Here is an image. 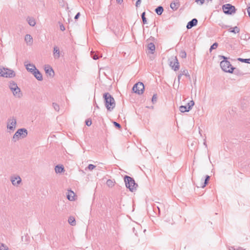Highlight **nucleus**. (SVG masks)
Masks as SVG:
<instances>
[{"instance_id": "0eeeda50", "label": "nucleus", "mask_w": 250, "mask_h": 250, "mask_svg": "<svg viewBox=\"0 0 250 250\" xmlns=\"http://www.w3.org/2000/svg\"><path fill=\"white\" fill-rule=\"evenodd\" d=\"M145 86L142 82H138L135 84L132 88V90L135 93L141 95L144 93Z\"/></svg>"}, {"instance_id": "1a4fd4ad", "label": "nucleus", "mask_w": 250, "mask_h": 250, "mask_svg": "<svg viewBox=\"0 0 250 250\" xmlns=\"http://www.w3.org/2000/svg\"><path fill=\"white\" fill-rule=\"evenodd\" d=\"M17 125V120L15 117H12L8 119L7 126L8 129L11 130H14Z\"/></svg>"}, {"instance_id": "473e14b6", "label": "nucleus", "mask_w": 250, "mask_h": 250, "mask_svg": "<svg viewBox=\"0 0 250 250\" xmlns=\"http://www.w3.org/2000/svg\"><path fill=\"white\" fill-rule=\"evenodd\" d=\"M0 250H9V249L7 246L3 243L0 244Z\"/></svg>"}, {"instance_id": "b1692460", "label": "nucleus", "mask_w": 250, "mask_h": 250, "mask_svg": "<svg viewBox=\"0 0 250 250\" xmlns=\"http://www.w3.org/2000/svg\"><path fill=\"white\" fill-rule=\"evenodd\" d=\"M164 11V8L162 6H158L155 10V12L158 15H161Z\"/></svg>"}, {"instance_id": "8fccbe9b", "label": "nucleus", "mask_w": 250, "mask_h": 250, "mask_svg": "<svg viewBox=\"0 0 250 250\" xmlns=\"http://www.w3.org/2000/svg\"><path fill=\"white\" fill-rule=\"evenodd\" d=\"M182 77V74H181L180 73L178 75V77H177V79H178V83L180 82V79Z\"/></svg>"}, {"instance_id": "4468645a", "label": "nucleus", "mask_w": 250, "mask_h": 250, "mask_svg": "<svg viewBox=\"0 0 250 250\" xmlns=\"http://www.w3.org/2000/svg\"><path fill=\"white\" fill-rule=\"evenodd\" d=\"M197 23V20L195 18H194L188 23L186 27L188 29H191L193 26H196Z\"/></svg>"}, {"instance_id": "f704fd0d", "label": "nucleus", "mask_w": 250, "mask_h": 250, "mask_svg": "<svg viewBox=\"0 0 250 250\" xmlns=\"http://www.w3.org/2000/svg\"><path fill=\"white\" fill-rule=\"evenodd\" d=\"M106 185L109 187H113L114 185V182L110 179H108L107 181H106Z\"/></svg>"}, {"instance_id": "4be33fe9", "label": "nucleus", "mask_w": 250, "mask_h": 250, "mask_svg": "<svg viewBox=\"0 0 250 250\" xmlns=\"http://www.w3.org/2000/svg\"><path fill=\"white\" fill-rule=\"evenodd\" d=\"M74 192L70 190L67 195V198L69 201H73L74 200Z\"/></svg>"}, {"instance_id": "c756f323", "label": "nucleus", "mask_w": 250, "mask_h": 250, "mask_svg": "<svg viewBox=\"0 0 250 250\" xmlns=\"http://www.w3.org/2000/svg\"><path fill=\"white\" fill-rule=\"evenodd\" d=\"M180 74H182V76L185 75L187 77H190V75L188 74V70H187V69H184L183 70H181V72H180Z\"/></svg>"}, {"instance_id": "f3484780", "label": "nucleus", "mask_w": 250, "mask_h": 250, "mask_svg": "<svg viewBox=\"0 0 250 250\" xmlns=\"http://www.w3.org/2000/svg\"><path fill=\"white\" fill-rule=\"evenodd\" d=\"M24 40L28 45H30L32 44L33 38L30 35L26 34L25 36Z\"/></svg>"}, {"instance_id": "9d476101", "label": "nucleus", "mask_w": 250, "mask_h": 250, "mask_svg": "<svg viewBox=\"0 0 250 250\" xmlns=\"http://www.w3.org/2000/svg\"><path fill=\"white\" fill-rule=\"evenodd\" d=\"M209 179H210V176H208V175H206L205 179L204 180V183L202 182V181H203V179H201L202 181L201 182H200V183H196V186L198 188H204L208 184Z\"/></svg>"}, {"instance_id": "09e8293b", "label": "nucleus", "mask_w": 250, "mask_h": 250, "mask_svg": "<svg viewBox=\"0 0 250 250\" xmlns=\"http://www.w3.org/2000/svg\"><path fill=\"white\" fill-rule=\"evenodd\" d=\"M80 15V13L79 12V13H78L75 15V17H74V19H75V20H77V19L79 18Z\"/></svg>"}, {"instance_id": "bb28decb", "label": "nucleus", "mask_w": 250, "mask_h": 250, "mask_svg": "<svg viewBox=\"0 0 250 250\" xmlns=\"http://www.w3.org/2000/svg\"><path fill=\"white\" fill-rule=\"evenodd\" d=\"M179 110L181 112H185L189 111L190 109H188L187 105H181L179 107Z\"/></svg>"}, {"instance_id": "864d4df0", "label": "nucleus", "mask_w": 250, "mask_h": 250, "mask_svg": "<svg viewBox=\"0 0 250 250\" xmlns=\"http://www.w3.org/2000/svg\"><path fill=\"white\" fill-rule=\"evenodd\" d=\"M229 27V25H225V26H224L223 27V28H228V27Z\"/></svg>"}, {"instance_id": "de8ad7c7", "label": "nucleus", "mask_w": 250, "mask_h": 250, "mask_svg": "<svg viewBox=\"0 0 250 250\" xmlns=\"http://www.w3.org/2000/svg\"><path fill=\"white\" fill-rule=\"evenodd\" d=\"M60 29L62 31H63L65 30V27H64V25L62 24H60Z\"/></svg>"}, {"instance_id": "c03bdc74", "label": "nucleus", "mask_w": 250, "mask_h": 250, "mask_svg": "<svg viewBox=\"0 0 250 250\" xmlns=\"http://www.w3.org/2000/svg\"><path fill=\"white\" fill-rule=\"evenodd\" d=\"M113 124L117 128H120L121 127V125L119 123L114 122Z\"/></svg>"}, {"instance_id": "2eb2a0df", "label": "nucleus", "mask_w": 250, "mask_h": 250, "mask_svg": "<svg viewBox=\"0 0 250 250\" xmlns=\"http://www.w3.org/2000/svg\"><path fill=\"white\" fill-rule=\"evenodd\" d=\"M44 70L45 73L49 75V76L53 77L54 76V72L50 66L48 65H45L44 67Z\"/></svg>"}, {"instance_id": "9b49d317", "label": "nucleus", "mask_w": 250, "mask_h": 250, "mask_svg": "<svg viewBox=\"0 0 250 250\" xmlns=\"http://www.w3.org/2000/svg\"><path fill=\"white\" fill-rule=\"evenodd\" d=\"M10 180L14 186H18L21 182V179L19 176H11Z\"/></svg>"}, {"instance_id": "5fc2aeb1", "label": "nucleus", "mask_w": 250, "mask_h": 250, "mask_svg": "<svg viewBox=\"0 0 250 250\" xmlns=\"http://www.w3.org/2000/svg\"><path fill=\"white\" fill-rule=\"evenodd\" d=\"M204 145L206 146V147L207 146V144H206V142L205 141L204 142Z\"/></svg>"}, {"instance_id": "49530a36", "label": "nucleus", "mask_w": 250, "mask_h": 250, "mask_svg": "<svg viewBox=\"0 0 250 250\" xmlns=\"http://www.w3.org/2000/svg\"><path fill=\"white\" fill-rule=\"evenodd\" d=\"M141 0H137L136 2V6L138 7L139 5L141 4Z\"/></svg>"}, {"instance_id": "a211bd4d", "label": "nucleus", "mask_w": 250, "mask_h": 250, "mask_svg": "<svg viewBox=\"0 0 250 250\" xmlns=\"http://www.w3.org/2000/svg\"><path fill=\"white\" fill-rule=\"evenodd\" d=\"M53 55L55 59H59L60 57V50L57 46L54 47Z\"/></svg>"}, {"instance_id": "393cba45", "label": "nucleus", "mask_w": 250, "mask_h": 250, "mask_svg": "<svg viewBox=\"0 0 250 250\" xmlns=\"http://www.w3.org/2000/svg\"><path fill=\"white\" fill-rule=\"evenodd\" d=\"M148 49L151 51V53L152 54L153 53V52L154 51L155 49V46L153 43L150 42L147 45Z\"/></svg>"}, {"instance_id": "a878e982", "label": "nucleus", "mask_w": 250, "mask_h": 250, "mask_svg": "<svg viewBox=\"0 0 250 250\" xmlns=\"http://www.w3.org/2000/svg\"><path fill=\"white\" fill-rule=\"evenodd\" d=\"M28 24L31 26H34L36 24V21L33 18L28 17L27 18Z\"/></svg>"}, {"instance_id": "a19ab883", "label": "nucleus", "mask_w": 250, "mask_h": 250, "mask_svg": "<svg viewBox=\"0 0 250 250\" xmlns=\"http://www.w3.org/2000/svg\"><path fill=\"white\" fill-rule=\"evenodd\" d=\"M96 167V166L93 164H89L88 166V167H87V168L90 170H93L95 167Z\"/></svg>"}, {"instance_id": "423d86ee", "label": "nucleus", "mask_w": 250, "mask_h": 250, "mask_svg": "<svg viewBox=\"0 0 250 250\" xmlns=\"http://www.w3.org/2000/svg\"><path fill=\"white\" fill-rule=\"evenodd\" d=\"M15 76L14 71L0 66V76L5 78H13Z\"/></svg>"}, {"instance_id": "72a5a7b5", "label": "nucleus", "mask_w": 250, "mask_h": 250, "mask_svg": "<svg viewBox=\"0 0 250 250\" xmlns=\"http://www.w3.org/2000/svg\"><path fill=\"white\" fill-rule=\"evenodd\" d=\"M145 14L146 13L145 12L142 13V14H141V17L144 24H146L147 23L146 19L145 17Z\"/></svg>"}, {"instance_id": "7c9ffc66", "label": "nucleus", "mask_w": 250, "mask_h": 250, "mask_svg": "<svg viewBox=\"0 0 250 250\" xmlns=\"http://www.w3.org/2000/svg\"><path fill=\"white\" fill-rule=\"evenodd\" d=\"M238 60L242 62H245L250 64V59H242V58H238Z\"/></svg>"}, {"instance_id": "c9c22d12", "label": "nucleus", "mask_w": 250, "mask_h": 250, "mask_svg": "<svg viewBox=\"0 0 250 250\" xmlns=\"http://www.w3.org/2000/svg\"><path fill=\"white\" fill-rule=\"evenodd\" d=\"M179 56L182 58H186L187 57V53L185 51H181L179 54Z\"/></svg>"}, {"instance_id": "2f4dec72", "label": "nucleus", "mask_w": 250, "mask_h": 250, "mask_svg": "<svg viewBox=\"0 0 250 250\" xmlns=\"http://www.w3.org/2000/svg\"><path fill=\"white\" fill-rule=\"evenodd\" d=\"M91 56L93 59L96 60L99 59V57L94 51L91 52Z\"/></svg>"}, {"instance_id": "20e7f679", "label": "nucleus", "mask_w": 250, "mask_h": 250, "mask_svg": "<svg viewBox=\"0 0 250 250\" xmlns=\"http://www.w3.org/2000/svg\"><path fill=\"white\" fill-rule=\"evenodd\" d=\"M9 87L15 97L18 98H20L21 97L22 93L21 92L20 88L18 86L16 83L13 81L10 82Z\"/></svg>"}, {"instance_id": "6ab92c4d", "label": "nucleus", "mask_w": 250, "mask_h": 250, "mask_svg": "<svg viewBox=\"0 0 250 250\" xmlns=\"http://www.w3.org/2000/svg\"><path fill=\"white\" fill-rule=\"evenodd\" d=\"M55 170L57 173H60L64 171V167L62 165H57L55 167Z\"/></svg>"}, {"instance_id": "79ce46f5", "label": "nucleus", "mask_w": 250, "mask_h": 250, "mask_svg": "<svg viewBox=\"0 0 250 250\" xmlns=\"http://www.w3.org/2000/svg\"><path fill=\"white\" fill-rule=\"evenodd\" d=\"M231 249H232L233 250H244L243 248L240 247H237V248H235L234 247H232L229 249V250H231Z\"/></svg>"}, {"instance_id": "58836bf2", "label": "nucleus", "mask_w": 250, "mask_h": 250, "mask_svg": "<svg viewBox=\"0 0 250 250\" xmlns=\"http://www.w3.org/2000/svg\"><path fill=\"white\" fill-rule=\"evenodd\" d=\"M218 46V43L217 42L214 43L210 47V51H211L212 49H215Z\"/></svg>"}, {"instance_id": "a18cd8bd", "label": "nucleus", "mask_w": 250, "mask_h": 250, "mask_svg": "<svg viewBox=\"0 0 250 250\" xmlns=\"http://www.w3.org/2000/svg\"><path fill=\"white\" fill-rule=\"evenodd\" d=\"M205 0H195V1H196V2H200V4H201V5H202V4H203L204 3Z\"/></svg>"}, {"instance_id": "e433bc0d", "label": "nucleus", "mask_w": 250, "mask_h": 250, "mask_svg": "<svg viewBox=\"0 0 250 250\" xmlns=\"http://www.w3.org/2000/svg\"><path fill=\"white\" fill-rule=\"evenodd\" d=\"M194 102L193 100L190 101L187 105L188 107V109H191L192 107L194 105Z\"/></svg>"}, {"instance_id": "6e6d98bb", "label": "nucleus", "mask_w": 250, "mask_h": 250, "mask_svg": "<svg viewBox=\"0 0 250 250\" xmlns=\"http://www.w3.org/2000/svg\"><path fill=\"white\" fill-rule=\"evenodd\" d=\"M207 2L211 1L212 0H206Z\"/></svg>"}, {"instance_id": "603ef678", "label": "nucleus", "mask_w": 250, "mask_h": 250, "mask_svg": "<svg viewBox=\"0 0 250 250\" xmlns=\"http://www.w3.org/2000/svg\"><path fill=\"white\" fill-rule=\"evenodd\" d=\"M116 1L117 3L121 4L123 2V0H116Z\"/></svg>"}, {"instance_id": "c85d7f7f", "label": "nucleus", "mask_w": 250, "mask_h": 250, "mask_svg": "<svg viewBox=\"0 0 250 250\" xmlns=\"http://www.w3.org/2000/svg\"><path fill=\"white\" fill-rule=\"evenodd\" d=\"M241 39L244 40H248L250 39V35L248 33L242 34L241 36Z\"/></svg>"}, {"instance_id": "aec40b11", "label": "nucleus", "mask_w": 250, "mask_h": 250, "mask_svg": "<svg viewBox=\"0 0 250 250\" xmlns=\"http://www.w3.org/2000/svg\"><path fill=\"white\" fill-rule=\"evenodd\" d=\"M228 30L229 32L236 34L240 32V28L238 26H236L234 27L230 28Z\"/></svg>"}, {"instance_id": "f8f14e48", "label": "nucleus", "mask_w": 250, "mask_h": 250, "mask_svg": "<svg viewBox=\"0 0 250 250\" xmlns=\"http://www.w3.org/2000/svg\"><path fill=\"white\" fill-rule=\"evenodd\" d=\"M170 65L174 71H177L179 69V63L176 57L174 58L173 62H170Z\"/></svg>"}, {"instance_id": "f03ea898", "label": "nucleus", "mask_w": 250, "mask_h": 250, "mask_svg": "<svg viewBox=\"0 0 250 250\" xmlns=\"http://www.w3.org/2000/svg\"><path fill=\"white\" fill-rule=\"evenodd\" d=\"M126 187L131 192H133L137 189L138 185L135 183L134 179L129 176L125 175L124 177Z\"/></svg>"}, {"instance_id": "ddd939ff", "label": "nucleus", "mask_w": 250, "mask_h": 250, "mask_svg": "<svg viewBox=\"0 0 250 250\" xmlns=\"http://www.w3.org/2000/svg\"><path fill=\"white\" fill-rule=\"evenodd\" d=\"M24 65L27 70L30 72L31 73H32L34 71L36 70L37 68L35 65L33 63H27L26 62H24Z\"/></svg>"}, {"instance_id": "dca6fc26", "label": "nucleus", "mask_w": 250, "mask_h": 250, "mask_svg": "<svg viewBox=\"0 0 250 250\" xmlns=\"http://www.w3.org/2000/svg\"><path fill=\"white\" fill-rule=\"evenodd\" d=\"M32 74L38 81H41L42 80V74L37 68L36 70H35L32 73Z\"/></svg>"}, {"instance_id": "4d7b16f0", "label": "nucleus", "mask_w": 250, "mask_h": 250, "mask_svg": "<svg viewBox=\"0 0 250 250\" xmlns=\"http://www.w3.org/2000/svg\"><path fill=\"white\" fill-rule=\"evenodd\" d=\"M96 107H97V108H99V106L97 105H96Z\"/></svg>"}, {"instance_id": "4c0bfd02", "label": "nucleus", "mask_w": 250, "mask_h": 250, "mask_svg": "<svg viewBox=\"0 0 250 250\" xmlns=\"http://www.w3.org/2000/svg\"><path fill=\"white\" fill-rule=\"evenodd\" d=\"M52 105L56 111H58L59 110V105L57 104L53 103Z\"/></svg>"}, {"instance_id": "39448f33", "label": "nucleus", "mask_w": 250, "mask_h": 250, "mask_svg": "<svg viewBox=\"0 0 250 250\" xmlns=\"http://www.w3.org/2000/svg\"><path fill=\"white\" fill-rule=\"evenodd\" d=\"M28 132L25 128H20L14 134L12 138V141L14 142H16L20 137L22 138H25L27 136Z\"/></svg>"}, {"instance_id": "3c124183", "label": "nucleus", "mask_w": 250, "mask_h": 250, "mask_svg": "<svg viewBox=\"0 0 250 250\" xmlns=\"http://www.w3.org/2000/svg\"><path fill=\"white\" fill-rule=\"evenodd\" d=\"M247 12H248V13L249 16L250 17V7H249L247 8Z\"/></svg>"}, {"instance_id": "5701e85b", "label": "nucleus", "mask_w": 250, "mask_h": 250, "mask_svg": "<svg viewBox=\"0 0 250 250\" xmlns=\"http://www.w3.org/2000/svg\"><path fill=\"white\" fill-rule=\"evenodd\" d=\"M170 6L172 10H176L179 6V3L178 2H172Z\"/></svg>"}, {"instance_id": "f257e3e1", "label": "nucleus", "mask_w": 250, "mask_h": 250, "mask_svg": "<svg viewBox=\"0 0 250 250\" xmlns=\"http://www.w3.org/2000/svg\"><path fill=\"white\" fill-rule=\"evenodd\" d=\"M104 104L108 111H111L115 106V102L113 97L108 92L103 94Z\"/></svg>"}, {"instance_id": "ea45409f", "label": "nucleus", "mask_w": 250, "mask_h": 250, "mask_svg": "<svg viewBox=\"0 0 250 250\" xmlns=\"http://www.w3.org/2000/svg\"><path fill=\"white\" fill-rule=\"evenodd\" d=\"M157 94H154L152 96V102L153 104H154L157 101Z\"/></svg>"}, {"instance_id": "37998d69", "label": "nucleus", "mask_w": 250, "mask_h": 250, "mask_svg": "<svg viewBox=\"0 0 250 250\" xmlns=\"http://www.w3.org/2000/svg\"><path fill=\"white\" fill-rule=\"evenodd\" d=\"M91 124H92V121H91V120H90V119H87V120H86L85 121V124H86L87 126H90V125H91Z\"/></svg>"}, {"instance_id": "cd10ccee", "label": "nucleus", "mask_w": 250, "mask_h": 250, "mask_svg": "<svg viewBox=\"0 0 250 250\" xmlns=\"http://www.w3.org/2000/svg\"><path fill=\"white\" fill-rule=\"evenodd\" d=\"M68 221L69 224L71 226H75L76 225V221L75 218L72 216L69 217Z\"/></svg>"}, {"instance_id": "6e6552de", "label": "nucleus", "mask_w": 250, "mask_h": 250, "mask_svg": "<svg viewBox=\"0 0 250 250\" xmlns=\"http://www.w3.org/2000/svg\"><path fill=\"white\" fill-rule=\"evenodd\" d=\"M222 9L223 12L228 15H231L235 13V7L230 4H226L223 5Z\"/></svg>"}, {"instance_id": "412c9836", "label": "nucleus", "mask_w": 250, "mask_h": 250, "mask_svg": "<svg viewBox=\"0 0 250 250\" xmlns=\"http://www.w3.org/2000/svg\"><path fill=\"white\" fill-rule=\"evenodd\" d=\"M159 206H157L156 205V204H154L153 205V210L154 211H155L156 213V211L157 210L158 211V214H160V208L162 206H163V205L160 204V203H159Z\"/></svg>"}, {"instance_id": "7ed1b4c3", "label": "nucleus", "mask_w": 250, "mask_h": 250, "mask_svg": "<svg viewBox=\"0 0 250 250\" xmlns=\"http://www.w3.org/2000/svg\"><path fill=\"white\" fill-rule=\"evenodd\" d=\"M221 57L224 59V60L220 62V66L222 69L226 72L232 73L233 70L235 69V68L231 66L230 62L227 61V57L223 56H221Z\"/></svg>"}]
</instances>
